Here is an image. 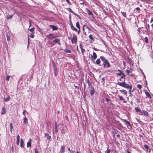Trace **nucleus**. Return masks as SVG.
<instances>
[{
    "label": "nucleus",
    "instance_id": "nucleus-1",
    "mask_svg": "<svg viewBox=\"0 0 153 153\" xmlns=\"http://www.w3.org/2000/svg\"><path fill=\"white\" fill-rule=\"evenodd\" d=\"M117 84L118 85H119L124 88H126L127 89H130L131 88H132L131 84L130 85H129L126 83L125 82V79H124L123 82H118Z\"/></svg>",
    "mask_w": 153,
    "mask_h": 153
},
{
    "label": "nucleus",
    "instance_id": "nucleus-2",
    "mask_svg": "<svg viewBox=\"0 0 153 153\" xmlns=\"http://www.w3.org/2000/svg\"><path fill=\"white\" fill-rule=\"evenodd\" d=\"M71 43L72 44H76L77 42V36L75 33L73 34V37L71 38Z\"/></svg>",
    "mask_w": 153,
    "mask_h": 153
},
{
    "label": "nucleus",
    "instance_id": "nucleus-3",
    "mask_svg": "<svg viewBox=\"0 0 153 153\" xmlns=\"http://www.w3.org/2000/svg\"><path fill=\"white\" fill-rule=\"evenodd\" d=\"M102 65L104 68H108L111 66L110 64L108 61L103 62Z\"/></svg>",
    "mask_w": 153,
    "mask_h": 153
},
{
    "label": "nucleus",
    "instance_id": "nucleus-4",
    "mask_svg": "<svg viewBox=\"0 0 153 153\" xmlns=\"http://www.w3.org/2000/svg\"><path fill=\"white\" fill-rule=\"evenodd\" d=\"M46 37L49 39L52 40L54 39L55 37L53 36V33H51L49 34H48L46 36Z\"/></svg>",
    "mask_w": 153,
    "mask_h": 153
},
{
    "label": "nucleus",
    "instance_id": "nucleus-5",
    "mask_svg": "<svg viewBox=\"0 0 153 153\" xmlns=\"http://www.w3.org/2000/svg\"><path fill=\"white\" fill-rule=\"evenodd\" d=\"M85 28L87 29H88V30H91V29L89 27H87V26H86L85 25H84L83 26V28H82V30H83V32L84 33V34L85 35H86V33L85 31Z\"/></svg>",
    "mask_w": 153,
    "mask_h": 153
},
{
    "label": "nucleus",
    "instance_id": "nucleus-6",
    "mask_svg": "<svg viewBox=\"0 0 153 153\" xmlns=\"http://www.w3.org/2000/svg\"><path fill=\"white\" fill-rule=\"evenodd\" d=\"M90 94L91 96H93L94 93V89L93 87H91L89 91Z\"/></svg>",
    "mask_w": 153,
    "mask_h": 153
},
{
    "label": "nucleus",
    "instance_id": "nucleus-7",
    "mask_svg": "<svg viewBox=\"0 0 153 153\" xmlns=\"http://www.w3.org/2000/svg\"><path fill=\"white\" fill-rule=\"evenodd\" d=\"M53 42L55 43H58L59 45H61L59 39L56 38L53 40Z\"/></svg>",
    "mask_w": 153,
    "mask_h": 153
},
{
    "label": "nucleus",
    "instance_id": "nucleus-8",
    "mask_svg": "<svg viewBox=\"0 0 153 153\" xmlns=\"http://www.w3.org/2000/svg\"><path fill=\"white\" fill-rule=\"evenodd\" d=\"M45 136L46 137L47 139L49 141H51V136H50L48 134L45 133Z\"/></svg>",
    "mask_w": 153,
    "mask_h": 153
},
{
    "label": "nucleus",
    "instance_id": "nucleus-9",
    "mask_svg": "<svg viewBox=\"0 0 153 153\" xmlns=\"http://www.w3.org/2000/svg\"><path fill=\"white\" fill-rule=\"evenodd\" d=\"M71 29L75 31L76 32L77 31L78 29H77L74 26L71 22Z\"/></svg>",
    "mask_w": 153,
    "mask_h": 153
},
{
    "label": "nucleus",
    "instance_id": "nucleus-10",
    "mask_svg": "<svg viewBox=\"0 0 153 153\" xmlns=\"http://www.w3.org/2000/svg\"><path fill=\"white\" fill-rule=\"evenodd\" d=\"M91 57L92 59H95L97 58V55L95 52H93V55H91Z\"/></svg>",
    "mask_w": 153,
    "mask_h": 153
},
{
    "label": "nucleus",
    "instance_id": "nucleus-11",
    "mask_svg": "<svg viewBox=\"0 0 153 153\" xmlns=\"http://www.w3.org/2000/svg\"><path fill=\"white\" fill-rule=\"evenodd\" d=\"M117 97H119L120 100L123 101V102L126 103V101L125 100V98L122 96L118 95Z\"/></svg>",
    "mask_w": 153,
    "mask_h": 153
},
{
    "label": "nucleus",
    "instance_id": "nucleus-12",
    "mask_svg": "<svg viewBox=\"0 0 153 153\" xmlns=\"http://www.w3.org/2000/svg\"><path fill=\"white\" fill-rule=\"evenodd\" d=\"M6 110L4 107H3L1 109V114L2 115H4L5 114Z\"/></svg>",
    "mask_w": 153,
    "mask_h": 153
},
{
    "label": "nucleus",
    "instance_id": "nucleus-13",
    "mask_svg": "<svg viewBox=\"0 0 153 153\" xmlns=\"http://www.w3.org/2000/svg\"><path fill=\"white\" fill-rule=\"evenodd\" d=\"M142 111V114H141V115H143L146 116H148L149 114L147 111L143 110Z\"/></svg>",
    "mask_w": 153,
    "mask_h": 153
},
{
    "label": "nucleus",
    "instance_id": "nucleus-14",
    "mask_svg": "<svg viewBox=\"0 0 153 153\" xmlns=\"http://www.w3.org/2000/svg\"><path fill=\"white\" fill-rule=\"evenodd\" d=\"M145 94L146 96V97L148 98L149 99H151L152 98V97L150 96L149 93L147 91H145Z\"/></svg>",
    "mask_w": 153,
    "mask_h": 153
},
{
    "label": "nucleus",
    "instance_id": "nucleus-15",
    "mask_svg": "<svg viewBox=\"0 0 153 153\" xmlns=\"http://www.w3.org/2000/svg\"><path fill=\"white\" fill-rule=\"evenodd\" d=\"M65 146H61V149L60 150V153H63L65 152Z\"/></svg>",
    "mask_w": 153,
    "mask_h": 153
},
{
    "label": "nucleus",
    "instance_id": "nucleus-16",
    "mask_svg": "<svg viewBox=\"0 0 153 153\" xmlns=\"http://www.w3.org/2000/svg\"><path fill=\"white\" fill-rule=\"evenodd\" d=\"M32 141V139L31 138H30L29 140V141L27 143V147H31V142Z\"/></svg>",
    "mask_w": 153,
    "mask_h": 153
},
{
    "label": "nucleus",
    "instance_id": "nucleus-17",
    "mask_svg": "<svg viewBox=\"0 0 153 153\" xmlns=\"http://www.w3.org/2000/svg\"><path fill=\"white\" fill-rule=\"evenodd\" d=\"M89 38L91 40L90 41V43H92L94 41V39L93 37L92 34H90L88 36Z\"/></svg>",
    "mask_w": 153,
    "mask_h": 153
},
{
    "label": "nucleus",
    "instance_id": "nucleus-18",
    "mask_svg": "<svg viewBox=\"0 0 153 153\" xmlns=\"http://www.w3.org/2000/svg\"><path fill=\"white\" fill-rule=\"evenodd\" d=\"M134 110H135V111H136V112H139L140 113H142V111L139 108H138L137 107H135L134 108Z\"/></svg>",
    "mask_w": 153,
    "mask_h": 153
},
{
    "label": "nucleus",
    "instance_id": "nucleus-19",
    "mask_svg": "<svg viewBox=\"0 0 153 153\" xmlns=\"http://www.w3.org/2000/svg\"><path fill=\"white\" fill-rule=\"evenodd\" d=\"M49 27L52 28L53 31H54V30H57L58 29V27H57L53 25H49Z\"/></svg>",
    "mask_w": 153,
    "mask_h": 153
},
{
    "label": "nucleus",
    "instance_id": "nucleus-20",
    "mask_svg": "<svg viewBox=\"0 0 153 153\" xmlns=\"http://www.w3.org/2000/svg\"><path fill=\"white\" fill-rule=\"evenodd\" d=\"M119 91L121 92L124 95H127V91L125 90L122 89L120 90Z\"/></svg>",
    "mask_w": 153,
    "mask_h": 153
},
{
    "label": "nucleus",
    "instance_id": "nucleus-21",
    "mask_svg": "<svg viewBox=\"0 0 153 153\" xmlns=\"http://www.w3.org/2000/svg\"><path fill=\"white\" fill-rule=\"evenodd\" d=\"M79 47L81 49V51L82 52V54H84V52L85 51V49L83 48L81 44H80V45Z\"/></svg>",
    "mask_w": 153,
    "mask_h": 153
},
{
    "label": "nucleus",
    "instance_id": "nucleus-22",
    "mask_svg": "<svg viewBox=\"0 0 153 153\" xmlns=\"http://www.w3.org/2000/svg\"><path fill=\"white\" fill-rule=\"evenodd\" d=\"M20 146L22 148H24V146L25 145L24 142L22 138L21 139Z\"/></svg>",
    "mask_w": 153,
    "mask_h": 153
},
{
    "label": "nucleus",
    "instance_id": "nucleus-23",
    "mask_svg": "<svg viewBox=\"0 0 153 153\" xmlns=\"http://www.w3.org/2000/svg\"><path fill=\"white\" fill-rule=\"evenodd\" d=\"M117 71L119 72L116 73V75L118 76H121L124 74V73L122 72V71L120 70H118Z\"/></svg>",
    "mask_w": 153,
    "mask_h": 153
},
{
    "label": "nucleus",
    "instance_id": "nucleus-24",
    "mask_svg": "<svg viewBox=\"0 0 153 153\" xmlns=\"http://www.w3.org/2000/svg\"><path fill=\"white\" fill-rule=\"evenodd\" d=\"M100 58L102 60V61L103 62H104L108 61L103 56H100Z\"/></svg>",
    "mask_w": 153,
    "mask_h": 153
},
{
    "label": "nucleus",
    "instance_id": "nucleus-25",
    "mask_svg": "<svg viewBox=\"0 0 153 153\" xmlns=\"http://www.w3.org/2000/svg\"><path fill=\"white\" fill-rule=\"evenodd\" d=\"M101 61L99 59H97L96 61V63L97 65H99L100 66H101V65L100 64Z\"/></svg>",
    "mask_w": 153,
    "mask_h": 153
},
{
    "label": "nucleus",
    "instance_id": "nucleus-26",
    "mask_svg": "<svg viewBox=\"0 0 153 153\" xmlns=\"http://www.w3.org/2000/svg\"><path fill=\"white\" fill-rule=\"evenodd\" d=\"M27 120V119L26 117H24V122L25 125H27V124H28Z\"/></svg>",
    "mask_w": 153,
    "mask_h": 153
},
{
    "label": "nucleus",
    "instance_id": "nucleus-27",
    "mask_svg": "<svg viewBox=\"0 0 153 153\" xmlns=\"http://www.w3.org/2000/svg\"><path fill=\"white\" fill-rule=\"evenodd\" d=\"M10 97L9 96H8L6 98H5V97L4 98V101L6 102H8L10 100Z\"/></svg>",
    "mask_w": 153,
    "mask_h": 153
},
{
    "label": "nucleus",
    "instance_id": "nucleus-28",
    "mask_svg": "<svg viewBox=\"0 0 153 153\" xmlns=\"http://www.w3.org/2000/svg\"><path fill=\"white\" fill-rule=\"evenodd\" d=\"M125 77L126 76L125 75V74H123V75H122V76L120 77V81H122V79H123V80H124V79H125Z\"/></svg>",
    "mask_w": 153,
    "mask_h": 153
},
{
    "label": "nucleus",
    "instance_id": "nucleus-29",
    "mask_svg": "<svg viewBox=\"0 0 153 153\" xmlns=\"http://www.w3.org/2000/svg\"><path fill=\"white\" fill-rule=\"evenodd\" d=\"M144 41L147 44L149 42L148 39L147 37L146 36L144 38Z\"/></svg>",
    "mask_w": 153,
    "mask_h": 153
},
{
    "label": "nucleus",
    "instance_id": "nucleus-30",
    "mask_svg": "<svg viewBox=\"0 0 153 153\" xmlns=\"http://www.w3.org/2000/svg\"><path fill=\"white\" fill-rule=\"evenodd\" d=\"M34 29H35L34 27H33L32 28H30V29L29 30L30 32H32V33H35Z\"/></svg>",
    "mask_w": 153,
    "mask_h": 153
},
{
    "label": "nucleus",
    "instance_id": "nucleus-31",
    "mask_svg": "<svg viewBox=\"0 0 153 153\" xmlns=\"http://www.w3.org/2000/svg\"><path fill=\"white\" fill-rule=\"evenodd\" d=\"M76 26L77 28L78 29L80 28V25L79 22L78 21L76 22Z\"/></svg>",
    "mask_w": 153,
    "mask_h": 153
},
{
    "label": "nucleus",
    "instance_id": "nucleus-32",
    "mask_svg": "<svg viewBox=\"0 0 153 153\" xmlns=\"http://www.w3.org/2000/svg\"><path fill=\"white\" fill-rule=\"evenodd\" d=\"M144 147L146 149V151H148V149L149 148V146L145 144L144 145Z\"/></svg>",
    "mask_w": 153,
    "mask_h": 153
},
{
    "label": "nucleus",
    "instance_id": "nucleus-33",
    "mask_svg": "<svg viewBox=\"0 0 153 153\" xmlns=\"http://www.w3.org/2000/svg\"><path fill=\"white\" fill-rule=\"evenodd\" d=\"M55 131L56 133H57L58 131V129H57V123H55Z\"/></svg>",
    "mask_w": 153,
    "mask_h": 153
},
{
    "label": "nucleus",
    "instance_id": "nucleus-34",
    "mask_svg": "<svg viewBox=\"0 0 153 153\" xmlns=\"http://www.w3.org/2000/svg\"><path fill=\"white\" fill-rule=\"evenodd\" d=\"M88 14L89 15H91L92 16H94V14L92 13V12L90 11L88 9Z\"/></svg>",
    "mask_w": 153,
    "mask_h": 153
},
{
    "label": "nucleus",
    "instance_id": "nucleus-35",
    "mask_svg": "<svg viewBox=\"0 0 153 153\" xmlns=\"http://www.w3.org/2000/svg\"><path fill=\"white\" fill-rule=\"evenodd\" d=\"M13 128V126H12V123H10V131L11 132H12Z\"/></svg>",
    "mask_w": 153,
    "mask_h": 153
},
{
    "label": "nucleus",
    "instance_id": "nucleus-36",
    "mask_svg": "<svg viewBox=\"0 0 153 153\" xmlns=\"http://www.w3.org/2000/svg\"><path fill=\"white\" fill-rule=\"evenodd\" d=\"M64 51L66 53H71V51L70 50L67 49H65L64 50Z\"/></svg>",
    "mask_w": 153,
    "mask_h": 153
},
{
    "label": "nucleus",
    "instance_id": "nucleus-37",
    "mask_svg": "<svg viewBox=\"0 0 153 153\" xmlns=\"http://www.w3.org/2000/svg\"><path fill=\"white\" fill-rule=\"evenodd\" d=\"M123 120L126 123H127L129 126H130L131 127V125L130 122L128 121L127 120Z\"/></svg>",
    "mask_w": 153,
    "mask_h": 153
},
{
    "label": "nucleus",
    "instance_id": "nucleus-38",
    "mask_svg": "<svg viewBox=\"0 0 153 153\" xmlns=\"http://www.w3.org/2000/svg\"><path fill=\"white\" fill-rule=\"evenodd\" d=\"M67 9L68 11L74 14L75 15V14L74 13L72 10L70 8H67Z\"/></svg>",
    "mask_w": 153,
    "mask_h": 153
},
{
    "label": "nucleus",
    "instance_id": "nucleus-39",
    "mask_svg": "<svg viewBox=\"0 0 153 153\" xmlns=\"http://www.w3.org/2000/svg\"><path fill=\"white\" fill-rule=\"evenodd\" d=\"M105 100L107 102H110V103L111 104V99H108L107 98H105Z\"/></svg>",
    "mask_w": 153,
    "mask_h": 153
},
{
    "label": "nucleus",
    "instance_id": "nucleus-40",
    "mask_svg": "<svg viewBox=\"0 0 153 153\" xmlns=\"http://www.w3.org/2000/svg\"><path fill=\"white\" fill-rule=\"evenodd\" d=\"M121 13H122V15L124 17H126V12H121Z\"/></svg>",
    "mask_w": 153,
    "mask_h": 153
},
{
    "label": "nucleus",
    "instance_id": "nucleus-41",
    "mask_svg": "<svg viewBox=\"0 0 153 153\" xmlns=\"http://www.w3.org/2000/svg\"><path fill=\"white\" fill-rule=\"evenodd\" d=\"M109 146L107 147V150L105 151V153H110V150L109 149Z\"/></svg>",
    "mask_w": 153,
    "mask_h": 153
},
{
    "label": "nucleus",
    "instance_id": "nucleus-42",
    "mask_svg": "<svg viewBox=\"0 0 153 153\" xmlns=\"http://www.w3.org/2000/svg\"><path fill=\"white\" fill-rule=\"evenodd\" d=\"M137 88L139 90L141 89L142 88V86L140 84H138L137 85Z\"/></svg>",
    "mask_w": 153,
    "mask_h": 153
},
{
    "label": "nucleus",
    "instance_id": "nucleus-43",
    "mask_svg": "<svg viewBox=\"0 0 153 153\" xmlns=\"http://www.w3.org/2000/svg\"><path fill=\"white\" fill-rule=\"evenodd\" d=\"M10 77V76L9 75H7L6 76V79L7 81H8L9 80V79Z\"/></svg>",
    "mask_w": 153,
    "mask_h": 153
},
{
    "label": "nucleus",
    "instance_id": "nucleus-44",
    "mask_svg": "<svg viewBox=\"0 0 153 153\" xmlns=\"http://www.w3.org/2000/svg\"><path fill=\"white\" fill-rule=\"evenodd\" d=\"M101 82L103 84L105 83V78L104 77H102L101 79Z\"/></svg>",
    "mask_w": 153,
    "mask_h": 153
},
{
    "label": "nucleus",
    "instance_id": "nucleus-45",
    "mask_svg": "<svg viewBox=\"0 0 153 153\" xmlns=\"http://www.w3.org/2000/svg\"><path fill=\"white\" fill-rule=\"evenodd\" d=\"M34 33H32L29 36L32 38H33L35 36L34 34Z\"/></svg>",
    "mask_w": 153,
    "mask_h": 153
},
{
    "label": "nucleus",
    "instance_id": "nucleus-46",
    "mask_svg": "<svg viewBox=\"0 0 153 153\" xmlns=\"http://www.w3.org/2000/svg\"><path fill=\"white\" fill-rule=\"evenodd\" d=\"M13 17V16L12 15H9L8 16H7V19H11Z\"/></svg>",
    "mask_w": 153,
    "mask_h": 153
},
{
    "label": "nucleus",
    "instance_id": "nucleus-47",
    "mask_svg": "<svg viewBox=\"0 0 153 153\" xmlns=\"http://www.w3.org/2000/svg\"><path fill=\"white\" fill-rule=\"evenodd\" d=\"M131 72L129 70H126V73L127 74V75H128L129 73Z\"/></svg>",
    "mask_w": 153,
    "mask_h": 153
},
{
    "label": "nucleus",
    "instance_id": "nucleus-48",
    "mask_svg": "<svg viewBox=\"0 0 153 153\" xmlns=\"http://www.w3.org/2000/svg\"><path fill=\"white\" fill-rule=\"evenodd\" d=\"M66 1L68 4L69 5H71L72 4L71 2L69 1V0H66Z\"/></svg>",
    "mask_w": 153,
    "mask_h": 153
},
{
    "label": "nucleus",
    "instance_id": "nucleus-49",
    "mask_svg": "<svg viewBox=\"0 0 153 153\" xmlns=\"http://www.w3.org/2000/svg\"><path fill=\"white\" fill-rule=\"evenodd\" d=\"M146 28L147 31H149V24L147 25V26L146 27Z\"/></svg>",
    "mask_w": 153,
    "mask_h": 153
},
{
    "label": "nucleus",
    "instance_id": "nucleus-50",
    "mask_svg": "<svg viewBox=\"0 0 153 153\" xmlns=\"http://www.w3.org/2000/svg\"><path fill=\"white\" fill-rule=\"evenodd\" d=\"M7 40L8 41H9L10 40V36L8 35H6Z\"/></svg>",
    "mask_w": 153,
    "mask_h": 153
},
{
    "label": "nucleus",
    "instance_id": "nucleus-51",
    "mask_svg": "<svg viewBox=\"0 0 153 153\" xmlns=\"http://www.w3.org/2000/svg\"><path fill=\"white\" fill-rule=\"evenodd\" d=\"M131 89L132 88H131L130 89H129V94L130 95H132V94L131 93Z\"/></svg>",
    "mask_w": 153,
    "mask_h": 153
},
{
    "label": "nucleus",
    "instance_id": "nucleus-52",
    "mask_svg": "<svg viewBox=\"0 0 153 153\" xmlns=\"http://www.w3.org/2000/svg\"><path fill=\"white\" fill-rule=\"evenodd\" d=\"M17 140H19L20 139V136L19 134L16 137Z\"/></svg>",
    "mask_w": 153,
    "mask_h": 153
},
{
    "label": "nucleus",
    "instance_id": "nucleus-53",
    "mask_svg": "<svg viewBox=\"0 0 153 153\" xmlns=\"http://www.w3.org/2000/svg\"><path fill=\"white\" fill-rule=\"evenodd\" d=\"M136 9L137 11H138V12H139L140 10V9L139 7H137L136 8Z\"/></svg>",
    "mask_w": 153,
    "mask_h": 153
},
{
    "label": "nucleus",
    "instance_id": "nucleus-54",
    "mask_svg": "<svg viewBox=\"0 0 153 153\" xmlns=\"http://www.w3.org/2000/svg\"><path fill=\"white\" fill-rule=\"evenodd\" d=\"M141 29V28L140 27L139 28H138L137 29V31H138V33H140L141 32V31L140 30V29Z\"/></svg>",
    "mask_w": 153,
    "mask_h": 153
},
{
    "label": "nucleus",
    "instance_id": "nucleus-55",
    "mask_svg": "<svg viewBox=\"0 0 153 153\" xmlns=\"http://www.w3.org/2000/svg\"><path fill=\"white\" fill-rule=\"evenodd\" d=\"M26 112V111L25 110H24L23 112V114L24 115V116H25V113Z\"/></svg>",
    "mask_w": 153,
    "mask_h": 153
},
{
    "label": "nucleus",
    "instance_id": "nucleus-56",
    "mask_svg": "<svg viewBox=\"0 0 153 153\" xmlns=\"http://www.w3.org/2000/svg\"><path fill=\"white\" fill-rule=\"evenodd\" d=\"M87 84H88V86L89 87H90V86H91V87H92V85L91 84V83L90 82H89V83H88Z\"/></svg>",
    "mask_w": 153,
    "mask_h": 153
},
{
    "label": "nucleus",
    "instance_id": "nucleus-57",
    "mask_svg": "<svg viewBox=\"0 0 153 153\" xmlns=\"http://www.w3.org/2000/svg\"><path fill=\"white\" fill-rule=\"evenodd\" d=\"M74 86L76 89H77V90H78L79 89V87L78 86L75 85H74Z\"/></svg>",
    "mask_w": 153,
    "mask_h": 153
},
{
    "label": "nucleus",
    "instance_id": "nucleus-58",
    "mask_svg": "<svg viewBox=\"0 0 153 153\" xmlns=\"http://www.w3.org/2000/svg\"><path fill=\"white\" fill-rule=\"evenodd\" d=\"M54 70L55 71H57V68L56 67V66H54Z\"/></svg>",
    "mask_w": 153,
    "mask_h": 153
},
{
    "label": "nucleus",
    "instance_id": "nucleus-59",
    "mask_svg": "<svg viewBox=\"0 0 153 153\" xmlns=\"http://www.w3.org/2000/svg\"><path fill=\"white\" fill-rule=\"evenodd\" d=\"M19 140H17V141L16 142V144L18 145L19 144Z\"/></svg>",
    "mask_w": 153,
    "mask_h": 153
},
{
    "label": "nucleus",
    "instance_id": "nucleus-60",
    "mask_svg": "<svg viewBox=\"0 0 153 153\" xmlns=\"http://www.w3.org/2000/svg\"><path fill=\"white\" fill-rule=\"evenodd\" d=\"M79 30H78V34H79V33H80V28H79V29H78Z\"/></svg>",
    "mask_w": 153,
    "mask_h": 153
},
{
    "label": "nucleus",
    "instance_id": "nucleus-61",
    "mask_svg": "<svg viewBox=\"0 0 153 153\" xmlns=\"http://www.w3.org/2000/svg\"><path fill=\"white\" fill-rule=\"evenodd\" d=\"M35 153H38L37 150L36 149H35Z\"/></svg>",
    "mask_w": 153,
    "mask_h": 153
},
{
    "label": "nucleus",
    "instance_id": "nucleus-62",
    "mask_svg": "<svg viewBox=\"0 0 153 153\" xmlns=\"http://www.w3.org/2000/svg\"><path fill=\"white\" fill-rule=\"evenodd\" d=\"M57 71H55L54 74L56 76L57 75Z\"/></svg>",
    "mask_w": 153,
    "mask_h": 153
},
{
    "label": "nucleus",
    "instance_id": "nucleus-63",
    "mask_svg": "<svg viewBox=\"0 0 153 153\" xmlns=\"http://www.w3.org/2000/svg\"><path fill=\"white\" fill-rule=\"evenodd\" d=\"M153 22V18H152L150 20V22L152 23Z\"/></svg>",
    "mask_w": 153,
    "mask_h": 153
},
{
    "label": "nucleus",
    "instance_id": "nucleus-64",
    "mask_svg": "<svg viewBox=\"0 0 153 153\" xmlns=\"http://www.w3.org/2000/svg\"><path fill=\"white\" fill-rule=\"evenodd\" d=\"M140 91L139 92V93L140 94H141L142 93V91L141 89H140Z\"/></svg>",
    "mask_w": 153,
    "mask_h": 153
}]
</instances>
